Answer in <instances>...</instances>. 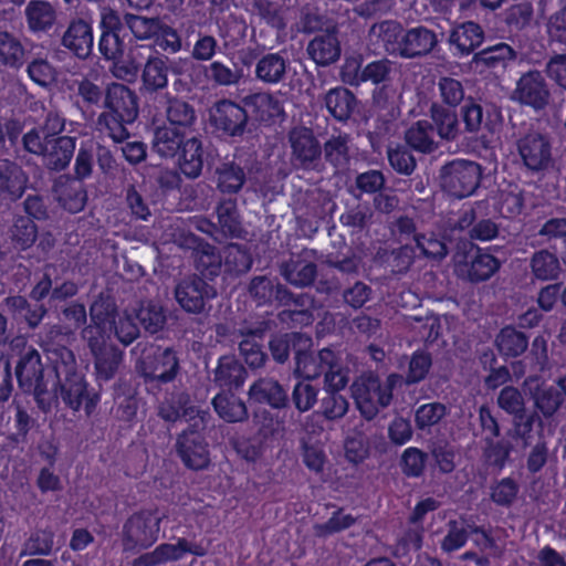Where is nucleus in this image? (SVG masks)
Returning <instances> with one entry per match:
<instances>
[{
    "label": "nucleus",
    "instance_id": "obj_1",
    "mask_svg": "<svg viewBox=\"0 0 566 566\" xmlns=\"http://www.w3.org/2000/svg\"><path fill=\"white\" fill-rule=\"evenodd\" d=\"M380 35L385 50L403 59L428 55L439 42L436 32L426 27L403 30L399 23L392 21L380 24Z\"/></svg>",
    "mask_w": 566,
    "mask_h": 566
},
{
    "label": "nucleus",
    "instance_id": "obj_2",
    "mask_svg": "<svg viewBox=\"0 0 566 566\" xmlns=\"http://www.w3.org/2000/svg\"><path fill=\"white\" fill-rule=\"evenodd\" d=\"M164 517L158 510H140L130 515L122 530L124 552H137L153 546L159 538Z\"/></svg>",
    "mask_w": 566,
    "mask_h": 566
},
{
    "label": "nucleus",
    "instance_id": "obj_3",
    "mask_svg": "<svg viewBox=\"0 0 566 566\" xmlns=\"http://www.w3.org/2000/svg\"><path fill=\"white\" fill-rule=\"evenodd\" d=\"M482 167L472 160L454 159L444 164L439 171L441 189L455 199L472 196L480 186Z\"/></svg>",
    "mask_w": 566,
    "mask_h": 566
},
{
    "label": "nucleus",
    "instance_id": "obj_4",
    "mask_svg": "<svg viewBox=\"0 0 566 566\" xmlns=\"http://www.w3.org/2000/svg\"><path fill=\"white\" fill-rule=\"evenodd\" d=\"M291 148V165L295 169L322 172L325 169L322 160V145L311 128L295 126L287 133Z\"/></svg>",
    "mask_w": 566,
    "mask_h": 566
},
{
    "label": "nucleus",
    "instance_id": "obj_5",
    "mask_svg": "<svg viewBox=\"0 0 566 566\" xmlns=\"http://www.w3.org/2000/svg\"><path fill=\"white\" fill-rule=\"evenodd\" d=\"M138 368L146 379L169 382L176 377L179 363L171 348L145 344L138 360Z\"/></svg>",
    "mask_w": 566,
    "mask_h": 566
},
{
    "label": "nucleus",
    "instance_id": "obj_6",
    "mask_svg": "<svg viewBox=\"0 0 566 566\" xmlns=\"http://www.w3.org/2000/svg\"><path fill=\"white\" fill-rule=\"evenodd\" d=\"M352 395L366 419H373L392 399V395L382 388L379 378L371 373L361 375L353 382Z\"/></svg>",
    "mask_w": 566,
    "mask_h": 566
},
{
    "label": "nucleus",
    "instance_id": "obj_7",
    "mask_svg": "<svg viewBox=\"0 0 566 566\" xmlns=\"http://www.w3.org/2000/svg\"><path fill=\"white\" fill-rule=\"evenodd\" d=\"M317 251L303 249L297 253H291L289 259L277 264L279 274L290 285L296 289L310 287L316 281Z\"/></svg>",
    "mask_w": 566,
    "mask_h": 566
},
{
    "label": "nucleus",
    "instance_id": "obj_8",
    "mask_svg": "<svg viewBox=\"0 0 566 566\" xmlns=\"http://www.w3.org/2000/svg\"><path fill=\"white\" fill-rule=\"evenodd\" d=\"M499 269L500 261L495 256L473 247L469 251H458L454 254V271L457 275L470 282L486 281Z\"/></svg>",
    "mask_w": 566,
    "mask_h": 566
},
{
    "label": "nucleus",
    "instance_id": "obj_9",
    "mask_svg": "<svg viewBox=\"0 0 566 566\" xmlns=\"http://www.w3.org/2000/svg\"><path fill=\"white\" fill-rule=\"evenodd\" d=\"M200 430L189 427L178 434L175 444L181 462L195 471L205 470L210 464L209 446Z\"/></svg>",
    "mask_w": 566,
    "mask_h": 566
},
{
    "label": "nucleus",
    "instance_id": "obj_10",
    "mask_svg": "<svg viewBox=\"0 0 566 566\" xmlns=\"http://www.w3.org/2000/svg\"><path fill=\"white\" fill-rule=\"evenodd\" d=\"M158 415L161 419L176 422L184 418L190 422V427L205 429L210 418L207 410H200L190 403V397L186 392L171 394L158 407Z\"/></svg>",
    "mask_w": 566,
    "mask_h": 566
},
{
    "label": "nucleus",
    "instance_id": "obj_11",
    "mask_svg": "<svg viewBox=\"0 0 566 566\" xmlns=\"http://www.w3.org/2000/svg\"><path fill=\"white\" fill-rule=\"evenodd\" d=\"M174 294L184 311L200 314L205 311L206 302L213 298L217 292L205 280L192 275L180 280L175 286Z\"/></svg>",
    "mask_w": 566,
    "mask_h": 566
},
{
    "label": "nucleus",
    "instance_id": "obj_12",
    "mask_svg": "<svg viewBox=\"0 0 566 566\" xmlns=\"http://www.w3.org/2000/svg\"><path fill=\"white\" fill-rule=\"evenodd\" d=\"M549 96L548 85L541 72L528 71L517 80L511 98L535 111H541L548 104Z\"/></svg>",
    "mask_w": 566,
    "mask_h": 566
},
{
    "label": "nucleus",
    "instance_id": "obj_13",
    "mask_svg": "<svg viewBox=\"0 0 566 566\" xmlns=\"http://www.w3.org/2000/svg\"><path fill=\"white\" fill-rule=\"evenodd\" d=\"M206 553L207 549L200 544L179 537L175 544L163 543L154 551L142 554L133 560L132 566H158L168 562H177L186 554L203 556Z\"/></svg>",
    "mask_w": 566,
    "mask_h": 566
},
{
    "label": "nucleus",
    "instance_id": "obj_14",
    "mask_svg": "<svg viewBox=\"0 0 566 566\" xmlns=\"http://www.w3.org/2000/svg\"><path fill=\"white\" fill-rule=\"evenodd\" d=\"M517 150L525 167L532 171L544 170L552 161V147L547 137L536 132L521 137Z\"/></svg>",
    "mask_w": 566,
    "mask_h": 566
},
{
    "label": "nucleus",
    "instance_id": "obj_15",
    "mask_svg": "<svg viewBox=\"0 0 566 566\" xmlns=\"http://www.w3.org/2000/svg\"><path fill=\"white\" fill-rule=\"evenodd\" d=\"M59 379L60 394L64 403L74 411L80 410L84 403L86 415H92L99 401V396L88 394L84 376L76 373Z\"/></svg>",
    "mask_w": 566,
    "mask_h": 566
},
{
    "label": "nucleus",
    "instance_id": "obj_16",
    "mask_svg": "<svg viewBox=\"0 0 566 566\" xmlns=\"http://www.w3.org/2000/svg\"><path fill=\"white\" fill-rule=\"evenodd\" d=\"M104 107L107 114L119 116L124 122H134L138 116V98L134 91L120 83H111L105 88Z\"/></svg>",
    "mask_w": 566,
    "mask_h": 566
},
{
    "label": "nucleus",
    "instance_id": "obj_17",
    "mask_svg": "<svg viewBox=\"0 0 566 566\" xmlns=\"http://www.w3.org/2000/svg\"><path fill=\"white\" fill-rule=\"evenodd\" d=\"M247 107L231 101L217 103L211 119L217 129L224 134L237 137L242 136L248 125Z\"/></svg>",
    "mask_w": 566,
    "mask_h": 566
},
{
    "label": "nucleus",
    "instance_id": "obj_18",
    "mask_svg": "<svg viewBox=\"0 0 566 566\" xmlns=\"http://www.w3.org/2000/svg\"><path fill=\"white\" fill-rule=\"evenodd\" d=\"M29 182L27 172L17 163L0 160V202L10 206L25 192Z\"/></svg>",
    "mask_w": 566,
    "mask_h": 566
},
{
    "label": "nucleus",
    "instance_id": "obj_19",
    "mask_svg": "<svg viewBox=\"0 0 566 566\" xmlns=\"http://www.w3.org/2000/svg\"><path fill=\"white\" fill-rule=\"evenodd\" d=\"M305 348L295 350V368L293 370L295 377L313 380L325 374L328 367H333L336 354L332 349L324 348L317 353H308Z\"/></svg>",
    "mask_w": 566,
    "mask_h": 566
},
{
    "label": "nucleus",
    "instance_id": "obj_20",
    "mask_svg": "<svg viewBox=\"0 0 566 566\" xmlns=\"http://www.w3.org/2000/svg\"><path fill=\"white\" fill-rule=\"evenodd\" d=\"M395 63L387 60H378L368 63L361 72H359V64L357 61H348L342 72L343 78L349 84H359L360 82L370 81L374 84L386 83L391 78Z\"/></svg>",
    "mask_w": 566,
    "mask_h": 566
},
{
    "label": "nucleus",
    "instance_id": "obj_21",
    "mask_svg": "<svg viewBox=\"0 0 566 566\" xmlns=\"http://www.w3.org/2000/svg\"><path fill=\"white\" fill-rule=\"evenodd\" d=\"M264 333V326H258L255 328L241 326L234 328L232 332L233 339L241 338L238 343L239 352L251 369L263 367L268 359V355L263 352L262 345L256 340V338L262 339Z\"/></svg>",
    "mask_w": 566,
    "mask_h": 566
},
{
    "label": "nucleus",
    "instance_id": "obj_22",
    "mask_svg": "<svg viewBox=\"0 0 566 566\" xmlns=\"http://www.w3.org/2000/svg\"><path fill=\"white\" fill-rule=\"evenodd\" d=\"M248 295L256 306H270L273 303L283 301L290 294L287 286L282 284L276 277L270 275H255L248 284Z\"/></svg>",
    "mask_w": 566,
    "mask_h": 566
},
{
    "label": "nucleus",
    "instance_id": "obj_23",
    "mask_svg": "<svg viewBox=\"0 0 566 566\" xmlns=\"http://www.w3.org/2000/svg\"><path fill=\"white\" fill-rule=\"evenodd\" d=\"M523 389L545 418L554 416L564 400L558 389L543 386L538 376H528L523 382Z\"/></svg>",
    "mask_w": 566,
    "mask_h": 566
},
{
    "label": "nucleus",
    "instance_id": "obj_24",
    "mask_svg": "<svg viewBox=\"0 0 566 566\" xmlns=\"http://www.w3.org/2000/svg\"><path fill=\"white\" fill-rule=\"evenodd\" d=\"M93 43L92 25L83 19L72 20L62 36L63 46L80 59L90 56Z\"/></svg>",
    "mask_w": 566,
    "mask_h": 566
},
{
    "label": "nucleus",
    "instance_id": "obj_25",
    "mask_svg": "<svg viewBox=\"0 0 566 566\" xmlns=\"http://www.w3.org/2000/svg\"><path fill=\"white\" fill-rule=\"evenodd\" d=\"M76 138L71 136H59L46 138L43 159L45 166L55 171L64 170L74 155Z\"/></svg>",
    "mask_w": 566,
    "mask_h": 566
},
{
    "label": "nucleus",
    "instance_id": "obj_26",
    "mask_svg": "<svg viewBox=\"0 0 566 566\" xmlns=\"http://www.w3.org/2000/svg\"><path fill=\"white\" fill-rule=\"evenodd\" d=\"M15 376L24 391H31L32 387L43 381V367L36 349L28 347L22 352L17 363Z\"/></svg>",
    "mask_w": 566,
    "mask_h": 566
},
{
    "label": "nucleus",
    "instance_id": "obj_27",
    "mask_svg": "<svg viewBox=\"0 0 566 566\" xmlns=\"http://www.w3.org/2000/svg\"><path fill=\"white\" fill-rule=\"evenodd\" d=\"M429 116L436 136L441 140L454 142L460 135V123L454 109L447 108L439 102H432L429 108Z\"/></svg>",
    "mask_w": 566,
    "mask_h": 566
},
{
    "label": "nucleus",
    "instance_id": "obj_28",
    "mask_svg": "<svg viewBox=\"0 0 566 566\" xmlns=\"http://www.w3.org/2000/svg\"><path fill=\"white\" fill-rule=\"evenodd\" d=\"M248 373L244 366L234 356H222L219 358L217 367L212 370V382L221 388H240Z\"/></svg>",
    "mask_w": 566,
    "mask_h": 566
},
{
    "label": "nucleus",
    "instance_id": "obj_29",
    "mask_svg": "<svg viewBox=\"0 0 566 566\" xmlns=\"http://www.w3.org/2000/svg\"><path fill=\"white\" fill-rule=\"evenodd\" d=\"M289 69L284 52L266 53L256 62L255 77L265 84H279L286 78Z\"/></svg>",
    "mask_w": 566,
    "mask_h": 566
},
{
    "label": "nucleus",
    "instance_id": "obj_30",
    "mask_svg": "<svg viewBox=\"0 0 566 566\" xmlns=\"http://www.w3.org/2000/svg\"><path fill=\"white\" fill-rule=\"evenodd\" d=\"M249 396L256 402L268 403L272 408L286 407L289 397L283 386L274 378L263 377L252 384Z\"/></svg>",
    "mask_w": 566,
    "mask_h": 566
},
{
    "label": "nucleus",
    "instance_id": "obj_31",
    "mask_svg": "<svg viewBox=\"0 0 566 566\" xmlns=\"http://www.w3.org/2000/svg\"><path fill=\"white\" fill-rule=\"evenodd\" d=\"M168 57L164 55H150L143 69L142 90L146 93H156L168 85Z\"/></svg>",
    "mask_w": 566,
    "mask_h": 566
},
{
    "label": "nucleus",
    "instance_id": "obj_32",
    "mask_svg": "<svg viewBox=\"0 0 566 566\" xmlns=\"http://www.w3.org/2000/svg\"><path fill=\"white\" fill-rule=\"evenodd\" d=\"M307 54L317 65H329L340 56V44L334 32L317 34L307 45Z\"/></svg>",
    "mask_w": 566,
    "mask_h": 566
},
{
    "label": "nucleus",
    "instance_id": "obj_33",
    "mask_svg": "<svg viewBox=\"0 0 566 566\" xmlns=\"http://www.w3.org/2000/svg\"><path fill=\"white\" fill-rule=\"evenodd\" d=\"M515 57V51L509 44L501 42L475 53L471 66L479 72H483L484 69L505 67Z\"/></svg>",
    "mask_w": 566,
    "mask_h": 566
},
{
    "label": "nucleus",
    "instance_id": "obj_34",
    "mask_svg": "<svg viewBox=\"0 0 566 566\" xmlns=\"http://www.w3.org/2000/svg\"><path fill=\"white\" fill-rule=\"evenodd\" d=\"M242 102L262 122H269L284 115L283 103L271 93H255L245 96Z\"/></svg>",
    "mask_w": 566,
    "mask_h": 566
},
{
    "label": "nucleus",
    "instance_id": "obj_35",
    "mask_svg": "<svg viewBox=\"0 0 566 566\" xmlns=\"http://www.w3.org/2000/svg\"><path fill=\"white\" fill-rule=\"evenodd\" d=\"M484 39L482 28L472 21L455 27L449 36V43L453 45L458 54L469 55L478 48Z\"/></svg>",
    "mask_w": 566,
    "mask_h": 566
},
{
    "label": "nucleus",
    "instance_id": "obj_36",
    "mask_svg": "<svg viewBox=\"0 0 566 566\" xmlns=\"http://www.w3.org/2000/svg\"><path fill=\"white\" fill-rule=\"evenodd\" d=\"M405 140L409 147L422 154H431L439 148L433 126L426 119L413 123L405 132Z\"/></svg>",
    "mask_w": 566,
    "mask_h": 566
},
{
    "label": "nucleus",
    "instance_id": "obj_37",
    "mask_svg": "<svg viewBox=\"0 0 566 566\" xmlns=\"http://www.w3.org/2000/svg\"><path fill=\"white\" fill-rule=\"evenodd\" d=\"M217 188L222 193H238L248 180L245 169L234 161H226L216 168Z\"/></svg>",
    "mask_w": 566,
    "mask_h": 566
},
{
    "label": "nucleus",
    "instance_id": "obj_38",
    "mask_svg": "<svg viewBox=\"0 0 566 566\" xmlns=\"http://www.w3.org/2000/svg\"><path fill=\"white\" fill-rule=\"evenodd\" d=\"M164 98L165 115L170 126L185 130L195 124L197 114L191 104L169 94H165Z\"/></svg>",
    "mask_w": 566,
    "mask_h": 566
},
{
    "label": "nucleus",
    "instance_id": "obj_39",
    "mask_svg": "<svg viewBox=\"0 0 566 566\" xmlns=\"http://www.w3.org/2000/svg\"><path fill=\"white\" fill-rule=\"evenodd\" d=\"M212 406L218 416L229 422H242L249 417L245 403L231 390L221 391L212 399Z\"/></svg>",
    "mask_w": 566,
    "mask_h": 566
},
{
    "label": "nucleus",
    "instance_id": "obj_40",
    "mask_svg": "<svg viewBox=\"0 0 566 566\" xmlns=\"http://www.w3.org/2000/svg\"><path fill=\"white\" fill-rule=\"evenodd\" d=\"M24 14L29 29L32 32H46L56 20L54 7L44 0H31L24 9Z\"/></svg>",
    "mask_w": 566,
    "mask_h": 566
},
{
    "label": "nucleus",
    "instance_id": "obj_41",
    "mask_svg": "<svg viewBox=\"0 0 566 566\" xmlns=\"http://www.w3.org/2000/svg\"><path fill=\"white\" fill-rule=\"evenodd\" d=\"M179 167L185 176L188 178H197L203 167V149L202 143L197 137L185 139L180 149Z\"/></svg>",
    "mask_w": 566,
    "mask_h": 566
},
{
    "label": "nucleus",
    "instance_id": "obj_42",
    "mask_svg": "<svg viewBox=\"0 0 566 566\" xmlns=\"http://www.w3.org/2000/svg\"><path fill=\"white\" fill-rule=\"evenodd\" d=\"M94 357L95 375L98 381H108L117 374L124 358V353L114 345L103 347L92 354Z\"/></svg>",
    "mask_w": 566,
    "mask_h": 566
},
{
    "label": "nucleus",
    "instance_id": "obj_43",
    "mask_svg": "<svg viewBox=\"0 0 566 566\" xmlns=\"http://www.w3.org/2000/svg\"><path fill=\"white\" fill-rule=\"evenodd\" d=\"M55 551V533L52 528H36L23 542L19 557H44Z\"/></svg>",
    "mask_w": 566,
    "mask_h": 566
},
{
    "label": "nucleus",
    "instance_id": "obj_44",
    "mask_svg": "<svg viewBox=\"0 0 566 566\" xmlns=\"http://www.w3.org/2000/svg\"><path fill=\"white\" fill-rule=\"evenodd\" d=\"M352 138L348 134L332 135L322 146V155L326 163L336 170H344L349 164V144Z\"/></svg>",
    "mask_w": 566,
    "mask_h": 566
},
{
    "label": "nucleus",
    "instance_id": "obj_45",
    "mask_svg": "<svg viewBox=\"0 0 566 566\" xmlns=\"http://www.w3.org/2000/svg\"><path fill=\"white\" fill-rule=\"evenodd\" d=\"M324 101L329 114L339 122L347 120L356 107L355 95L345 87L329 90Z\"/></svg>",
    "mask_w": 566,
    "mask_h": 566
},
{
    "label": "nucleus",
    "instance_id": "obj_46",
    "mask_svg": "<svg viewBox=\"0 0 566 566\" xmlns=\"http://www.w3.org/2000/svg\"><path fill=\"white\" fill-rule=\"evenodd\" d=\"M185 142V130L161 126L155 130L153 148L161 157H174Z\"/></svg>",
    "mask_w": 566,
    "mask_h": 566
},
{
    "label": "nucleus",
    "instance_id": "obj_47",
    "mask_svg": "<svg viewBox=\"0 0 566 566\" xmlns=\"http://www.w3.org/2000/svg\"><path fill=\"white\" fill-rule=\"evenodd\" d=\"M310 345V337L301 333H289L274 336L269 343V348L273 359L283 364L289 359L291 348L297 350L296 346L308 347Z\"/></svg>",
    "mask_w": 566,
    "mask_h": 566
},
{
    "label": "nucleus",
    "instance_id": "obj_48",
    "mask_svg": "<svg viewBox=\"0 0 566 566\" xmlns=\"http://www.w3.org/2000/svg\"><path fill=\"white\" fill-rule=\"evenodd\" d=\"M124 22L135 39L145 41L158 38L163 21L158 17L149 18L133 13H125Z\"/></svg>",
    "mask_w": 566,
    "mask_h": 566
},
{
    "label": "nucleus",
    "instance_id": "obj_49",
    "mask_svg": "<svg viewBox=\"0 0 566 566\" xmlns=\"http://www.w3.org/2000/svg\"><path fill=\"white\" fill-rule=\"evenodd\" d=\"M495 344L502 355L517 357L526 350L528 338L524 333L507 326L497 334Z\"/></svg>",
    "mask_w": 566,
    "mask_h": 566
},
{
    "label": "nucleus",
    "instance_id": "obj_50",
    "mask_svg": "<svg viewBox=\"0 0 566 566\" xmlns=\"http://www.w3.org/2000/svg\"><path fill=\"white\" fill-rule=\"evenodd\" d=\"M530 266L533 275L541 281L555 280L560 272L558 258L545 249L532 255Z\"/></svg>",
    "mask_w": 566,
    "mask_h": 566
},
{
    "label": "nucleus",
    "instance_id": "obj_51",
    "mask_svg": "<svg viewBox=\"0 0 566 566\" xmlns=\"http://www.w3.org/2000/svg\"><path fill=\"white\" fill-rule=\"evenodd\" d=\"M206 77L218 86L235 85L242 78V70L233 62L213 61L205 67Z\"/></svg>",
    "mask_w": 566,
    "mask_h": 566
},
{
    "label": "nucleus",
    "instance_id": "obj_52",
    "mask_svg": "<svg viewBox=\"0 0 566 566\" xmlns=\"http://www.w3.org/2000/svg\"><path fill=\"white\" fill-rule=\"evenodd\" d=\"M56 195L63 208L72 213L80 212L86 203V190L77 181H66L56 188Z\"/></svg>",
    "mask_w": 566,
    "mask_h": 566
},
{
    "label": "nucleus",
    "instance_id": "obj_53",
    "mask_svg": "<svg viewBox=\"0 0 566 566\" xmlns=\"http://www.w3.org/2000/svg\"><path fill=\"white\" fill-rule=\"evenodd\" d=\"M196 268L202 275L216 276L222 266V255L210 244H198L192 250Z\"/></svg>",
    "mask_w": 566,
    "mask_h": 566
},
{
    "label": "nucleus",
    "instance_id": "obj_54",
    "mask_svg": "<svg viewBox=\"0 0 566 566\" xmlns=\"http://www.w3.org/2000/svg\"><path fill=\"white\" fill-rule=\"evenodd\" d=\"M440 104L454 109L464 101L465 91L461 81L451 76H441L437 83Z\"/></svg>",
    "mask_w": 566,
    "mask_h": 566
},
{
    "label": "nucleus",
    "instance_id": "obj_55",
    "mask_svg": "<svg viewBox=\"0 0 566 566\" xmlns=\"http://www.w3.org/2000/svg\"><path fill=\"white\" fill-rule=\"evenodd\" d=\"M136 316L143 328L149 334L163 331L167 323L165 308L153 302L142 304Z\"/></svg>",
    "mask_w": 566,
    "mask_h": 566
},
{
    "label": "nucleus",
    "instance_id": "obj_56",
    "mask_svg": "<svg viewBox=\"0 0 566 566\" xmlns=\"http://www.w3.org/2000/svg\"><path fill=\"white\" fill-rule=\"evenodd\" d=\"M24 61V50L20 41L8 32H0V63L19 69Z\"/></svg>",
    "mask_w": 566,
    "mask_h": 566
},
{
    "label": "nucleus",
    "instance_id": "obj_57",
    "mask_svg": "<svg viewBox=\"0 0 566 566\" xmlns=\"http://www.w3.org/2000/svg\"><path fill=\"white\" fill-rule=\"evenodd\" d=\"M10 237L17 247L21 250L30 248L38 238V228L32 219L24 216H18L10 228Z\"/></svg>",
    "mask_w": 566,
    "mask_h": 566
},
{
    "label": "nucleus",
    "instance_id": "obj_58",
    "mask_svg": "<svg viewBox=\"0 0 566 566\" xmlns=\"http://www.w3.org/2000/svg\"><path fill=\"white\" fill-rule=\"evenodd\" d=\"M217 216L219 226L224 234L231 237H238L240 234L241 222L235 200H222L217 207Z\"/></svg>",
    "mask_w": 566,
    "mask_h": 566
},
{
    "label": "nucleus",
    "instance_id": "obj_59",
    "mask_svg": "<svg viewBox=\"0 0 566 566\" xmlns=\"http://www.w3.org/2000/svg\"><path fill=\"white\" fill-rule=\"evenodd\" d=\"M223 265L229 273L242 274L248 272L253 263L249 252L239 244H230L223 252Z\"/></svg>",
    "mask_w": 566,
    "mask_h": 566
},
{
    "label": "nucleus",
    "instance_id": "obj_60",
    "mask_svg": "<svg viewBox=\"0 0 566 566\" xmlns=\"http://www.w3.org/2000/svg\"><path fill=\"white\" fill-rule=\"evenodd\" d=\"M140 49L142 46H136L130 50L127 57L122 55L120 57L112 60L113 65L109 71L113 76L123 81L134 80L140 67V61L138 60Z\"/></svg>",
    "mask_w": 566,
    "mask_h": 566
},
{
    "label": "nucleus",
    "instance_id": "obj_61",
    "mask_svg": "<svg viewBox=\"0 0 566 566\" xmlns=\"http://www.w3.org/2000/svg\"><path fill=\"white\" fill-rule=\"evenodd\" d=\"M319 389L312 385L310 380H298L292 390V401L300 412L311 410L318 400Z\"/></svg>",
    "mask_w": 566,
    "mask_h": 566
},
{
    "label": "nucleus",
    "instance_id": "obj_62",
    "mask_svg": "<svg viewBox=\"0 0 566 566\" xmlns=\"http://www.w3.org/2000/svg\"><path fill=\"white\" fill-rule=\"evenodd\" d=\"M130 123L122 120L119 116L107 113H102L97 119L99 132L116 144L124 143L128 138L129 133L125 125Z\"/></svg>",
    "mask_w": 566,
    "mask_h": 566
},
{
    "label": "nucleus",
    "instance_id": "obj_63",
    "mask_svg": "<svg viewBox=\"0 0 566 566\" xmlns=\"http://www.w3.org/2000/svg\"><path fill=\"white\" fill-rule=\"evenodd\" d=\"M497 406L506 413L522 419L525 412V400L522 392L513 387L505 386L496 399Z\"/></svg>",
    "mask_w": 566,
    "mask_h": 566
},
{
    "label": "nucleus",
    "instance_id": "obj_64",
    "mask_svg": "<svg viewBox=\"0 0 566 566\" xmlns=\"http://www.w3.org/2000/svg\"><path fill=\"white\" fill-rule=\"evenodd\" d=\"M483 455L489 464L502 469L513 449L512 443L506 439L495 441V438H484Z\"/></svg>",
    "mask_w": 566,
    "mask_h": 566
}]
</instances>
